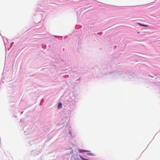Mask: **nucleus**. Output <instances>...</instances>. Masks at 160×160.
Returning a JSON list of instances; mask_svg holds the SVG:
<instances>
[{"label": "nucleus", "instance_id": "7ed1b4c3", "mask_svg": "<svg viewBox=\"0 0 160 160\" xmlns=\"http://www.w3.org/2000/svg\"><path fill=\"white\" fill-rule=\"evenodd\" d=\"M138 24H139V25H140V26H144V27H148V25H144V24H142L140 23H139Z\"/></svg>", "mask_w": 160, "mask_h": 160}, {"label": "nucleus", "instance_id": "20e7f679", "mask_svg": "<svg viewBox=\"0 0 160 160\" xmlns=\"http://www.w3.org/2000/svg\"><path fill=\"white\" fill-rule=\"evenodd\" d=\"M80 158L81 159H82V160H88V159H86L82 157H80Z\"/></svg>", "mask_w": 160, "mask_h": 160}, {"label": "nucleus", "instance_id": "39448f33", "mask_svg": "<svg viewBox=\"0 0 160 160\" xmlns=\"http://www.w3.org/2000/svg\"><path fill=\"white\" fill-rule=\"evenodd\" d=\"M88 154H90V153H88Z\"/></svg>", "mask_w": 160, "mask_h": 160}, {"label": "nucleus", "instance_id": "f03ea898", "mask_svg": "<svg viewBox=\"0 0 160 160\" xmlns=\"http://www.w3.org/2000/svg\"><path fill=\"white\" fill-rule=\"evenodd\" d=\"M62 103L61 102H59L58 103V108H61L62 106Z\"/></svg>", "mask_w": 160, "mask_h": 160}, {"label": "nucleus", "instance_id": "f257e3e1", "mask_svg": "<svg viewBox=\"0 0 160 160\" xmlns=\"http://www.w3.org/2000/svg\"><path fill=\"white\" fill-rule=\"evenodd\" d=\"M79 152L82 153L83 152H88V151L87 150H85L83 149H80L79 150Z\"/></svg>", "mask_w": 160, "mask_h": 160}]
</instances>
